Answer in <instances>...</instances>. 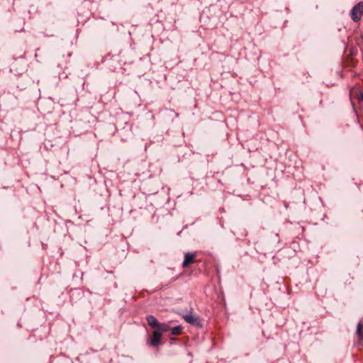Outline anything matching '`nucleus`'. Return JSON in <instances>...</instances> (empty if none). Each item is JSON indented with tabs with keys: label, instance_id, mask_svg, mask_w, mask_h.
Returning a JSON list of instances; mask_svg holds the SVG:
<instances>
[{
	"label": "nucleus",
	"instance_id": "1",
	"mask_svg": "<svg viewBox=\"0 0 363 363\" xmlns=\"http://www.w3.org/2000/svg\"><path fill=\"white\" fill-rule=\"evenodd\" d=\"M363 14V2H359L351 11V18L354 21H358L361 19Z\"/></svg>",
	"mask_w": 363,
	"mask_h": 363
},
{
	"label": "nucleus",
	"instance_id": "2",
	"mask_svg": "<svg viewBox=\"0 0 363 363\" xmlns=\"http://www.w3.org/2000/svg\"><path fill=\"white\" fill-rule=\"evenodd\" d=\"M183 318L186 323L191 325L196 326L201 325L200 318L197 315L193 314L192 312H189L183 315Z\"/></svg>",
	"mask_w": 363,
	"mask_h": 363
},
{
	"label": "nucleus",
	"instance_id": "3",
	"mask_svg": "<svg viewBox=\"0 0 363 363\" xmlns=\"http://www.w3.org/2000/svg\"><path fill=\"white\" fill-rule=\"evenodd\" d=\"M162 334L158 330H155L152 333V337L148 340V344L152 347H157L161 341Z\"/></svg>",
	"mask_w": 363,
	"mask_h": 363
},
{
	"label": "nucleus",
	"instance_id": "4",
	"mask_svg": "<svg viewBox=\"0 0 363 363\" xmlns=\"http://www.w3.org/2000/svg\"><path fill=\"white\" fill-rule=\"evenodd\" d=\"M195 257H196L195 253H190V252L185 253L184 259L182 263V267L184 268H185V267H188L189 264H192L195 260Z\"/></svg>",
	"mask_w": 363,
	"mask_h": 363
},
{
	"label": "nucleus",
	"instance_id": "5",
	"mask_svg": "<svg viewBox=\"0 0 363 363\" xmlns=\"http://www.w3.org/2000/svg\"><path fill=\"white\" fill-rule=\"evenodd\" d=\"M146 320H147L148 325L151 328L157 330L160 323L158 322V320H157V318L155 317H154L153 315H147L146 318Z\"/></svg>",
	"mask_w": 363,
	"mask_h": 363
},
{
	"label": "nucleus",
	"instance_id": "6",
	"mask_svg": "<svg viewBox=\"0 0 363 363\" xmlns=\"http://www.w3.org/2000/svg\"><path fill=\"white\" fill-rule=\"evenodd\" d=\"M182 327L180 325H178V326H176V327H173V328H170V332H171V334L172 335H178L181 333L182 332Z\"/></svg>",
	"mask_w": 363,
	"mask_h": 363
},
{
	"label": "nucleus",
	"instance_id": "7",
	"mask_svg": "<svg viewBox=\"0 0 363 363\" xmlns=\"http://www.w3.org/2000/svg\"><path fill=\"white\" fill-rule=\"evenodd\" d=\"M170 328L168 325L165 323H160L159 327L157 330L159 332H167L170 330Z\"/></svg>",
	"mask_w": 363,
	"mask_h": 363
},
{
	"label": "nucleus",
	"instance_id": "8",
	"mask_svg": "<svg viewBox=\"0 0 363 363\" xmlns=\"http://www.w3.org/2000/svg\"><path fill=\"white\" fill-rule=\"evenodd\" d=\"M361 328H362V325H361L360 323H359L358 325H357V332L359 335H360Z\"/></svg>",
	"mask_w": 363,
	"mask_h": 363
}]
</instances>
